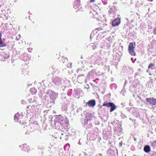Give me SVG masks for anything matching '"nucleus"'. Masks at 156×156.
I'll list each match as a JSON object with an SVG mask.
<instances>
[{
	"label": "nucleus",
	"mask_w": 156,
	"mask_h": 156,
	"mask_svg": "<svg viewBox=\"0 0 156 156\" xmlns=\"http://www.w3.org/2000/svg\"><path fill=\"white\" fill-rule=\"evenodd\" d=\"M147 102L152 105H156V100L153 98H147Z\"/></svg>",
	"instance_id": "obj_4"
},
{
	"label": "nucleus",
	"mask_w": 156,
	"mask_h": 156,
	"mask_svg": "<svg viewBox=\"0 0 156 156\" xmlns=\"http://www.w3.org/2000/svg\"><path fill=\"white\" fill-rule=\"evenodd\" d=\"M46 93L48 94L50 93L49 97L51 99H54L56 98V94L54 92L49 90H48Z\"/></svg>",
	"instance_id": "obj_2"
},
{
	"label": "nucleus",
	"mask_w": 156,
	"mask_h": 156,
	"mask_svg": "<svg viewBox=\"0 0 156 156\" xmlns=\"http://www.w3.org/2000/svg\"><path fill=\"white\" fill-rule=\"evenodd\" d=\"M135 44L134 42H131L129 44L128 51L130 55L132 56H135L136 53L134 51V49L135 47Z\"/></svg>",
	"instance_id": "obj_1"
},
{
	"label": "nucleus",
	"mask_w": 156,
	"mask_h": 156,
	"mask_svg": "<svg viewBox=\"0 0 156 156\" xmlns=\"http://www.w3.org/2000/svg\"><path fill=\"white\" fill-rule=\"evenodd\" d=\"M86 104H87L89 107H94L96 105V102L94 100H90L88 102H86Z\"/></svg>",
	"instance_id": "obj_3"
},
{
	"label": "nucleus",
	"mask_w": 156,
	"mask_h": 156,
	"mask_svg": "<svg viewBox=\"0 0 156 156\" xmlns=\"http://www.w3.org/2000/svg\"><path fill=\"white\" fill-rule=\"evenodd\" d=\"M120 23V20L119 18L115 19L113 20L112 22L113 26H116L118 25Z\"/></svg>",
	"instance_id": "obj_5"
},
{
	"label": "nucleus",
	"mask_w": 156,
	"mask_h": 156,
	"mask_svg": "<svg viewBox=\"0 0 156 156\" xmlns=\"http://www.w3.org/2000/svg\"><path fill=\"white\" fill-rule=\"evenodd\" d=\"M144 150L145 152H146V146L144 147Z\"/></svg>",
	"instance_id": "obj_19"
},
{
	"label": "nucleus",
	"mask_w": 156,
	"mask_h": 156,
	"mask_svg": "<svg viewBox=\"0 0 156 156\" xmlns=\"http://www.w3.org/2000/svg\"><path fill=\"white\" fill-rule=\"evenodd\" d=\"M59 123H60V124H61V122H59Z\"/></svg>",
	"instance_id": "obj_24"
},
{
	"label": "nucleus",
	"mask_w": 156,
	"mask_h": 156,
	"mask_svg": "<svg viewBox=\"0 0 156 156\" xmlns=\"http://www.w3.org/2000/svg\"><path fill=\"white\" fill-rule=\"evenodd\" d=\"M89 117L90 118H92L93 117V115L92 114H88L87 115L86 117Z\"/></svg>",
	"instance_id": "obj_14"
},
{
	"label": "nucleus",
	"mask_w": 156,
	"mask_h": 156,
	"mask_svg": "<svg viewBox=\"0 0 156 156\" xmlns=\"http://www.w3.org/2000/svg\"><path fill=\"white\" fill-rule=\"evenodd\" d=\"M112 102H108L107 101H105L104 102L102 106H105L107 107H109L110 106V105Z\"/></svg>",
	"instance_id": "obj_8"
},
{
	"label": "nucleus",
	"mask_w": 156,
	"mask_h": 156,
	"mask_svg": "<svg viewBox=\"0 0 156 156\" xmlns=\"http://www.w3.org/2000/svg\"><path fill=\"white\" fill-rule=\"evenodd\" d=\"M19 116V115L17 114H16L14 116V119L15 122H17L19 118L18 116Z\"/></svg>",
	"instance_id": "obj_11"
},
{
	"label": "nucleus",
	"mask_w": 156,
	"mask_h": 156,
	"mask_svg": "<svg viewBox=\"0 0 156 156\" xmlns=\"http://www.w3.org/2000/svg\"><path fill=\"white\" fill-rule=\"evenodd\" d=\"M152 144L156 146V140L153 142Z\"/></svg>",
	"instance_id": "obj_18"
},
{
	"label": "nucleus",
	"mask_w": 156,
	"mask_h": 156,
	"mask_svg": "<svg viewBox=\"0 0 156 156\" xmlns=\"http://www.w3.org/2000/svg\"><path fill=\"white\" fill-rule=\"evenodd\" d=\"M29 71L27 69H24L22 70V73L25 75L28 74Z\"/></svg>",
	"instance_id": "obj_9"
},
{
	"label": "nucleus",
	"mask_w": 156,
	"mask_h": 156,
	"mask_svg": "<svg viewBox=\"0 0 156 156\" xmlns=\"http://www.w3.org/2000/svg\"><path fill=\"white\" fill-rule=\"evenodd\" d=\"M95 1V0H90V2H94Z\"/></svg>",
	"instance_id": "obj_20"
},
{
	"label": "nucleus",
	"mask_w": 156,
	"mask_h": 156,
	"mask_svg": "<svg viewBox=\"0 0 156 156\" xmlns=\"http://www.w3.org/2000/svg\"><path fill=\"white\" fill-rule=\"evenodd\" d=\"M151 148L149 146L147 145V153H148L150 151Z\"/></svg>",
	"instance_id": "obj_12"
},
{
	"label": "nucleus",
	"mask_w": 156,
	"mask_h": 156,
	"mask_svg": "<svg viewBox=\"0 0 156 156\" xmlns=\"http://www.w3.org/2000/svg\"><path fill=\"white\" fill-rule=\"evenodd\" d=\"M64 122L66 123V122Z\"/></svg>",
	"instance_id": "obj_25"
},
{
	"label": "nucleus",
	"mask_w": 156,
	"mask_h": 156,
	"mask_svg": "<svg viewBox=\"0 0 156 156\" xmlns=\"http://www.w3.org/2000/svg\"><path fill=\"white\" fill-rule=\"evenodd\" d=\"M110 112H111L113 111L116 108V105L113 103H112L110 105Z\"/></svg>",
	"instance_id": "obj_7"
},
{
	"label": "nucleus",
	"mask_w": 156,
	"mask_h": 156,
	"mask_svg": "<svg viewBox=\"0 0 156 156\" xmlns=\"http://www.w3.org/2000/svg\"><path fill=\"white\" fill-rule=\"evenodd\" d=\"M30 91H34L35 92H36V90L34 88H31L30 90Z\"/></svg>",
	"instance_id": "obj_15"
},
{
	"label": "nucleus",
	"mask_w": 156,
	"mask_h": 156,
	"mask_svg": "<svg viewBox=\"0 0 156 156\" xmlns=\"http://www.w3.org/2000/svg\"><path fill=\"white\" fill-rule=\"evenodd\" d=\"M87 121H88V120H90V118H89V119H88L87 118Z\"/></svg>",
	"instance_id": "obj_22"
},
{
	"label": "nucleus",
	"mask_w": 156,
	"mask_h": 156,
	"mask_svg": "<svg viewBox=\"0 0 156 156\" xmlns=\"http://www.w3.org/2000/svg\"><path fill=\"white\" fill-rule=\"evenodd\" d=\"M75 2L77 3L78 4V5L80 3V1L79 0H77L75 1Z\"/></svg>",
	"instance_id": "obj_16"
},
{
	"label": "nucleus",
	"mask_w": 156,
	"mask_h": 156,
	"mask_svg": "<svg viewBox=\"0 0 156 156\" xmlns=\"http://www.w3.org/2000/svg\"><path fill=\"white\" fill-rule=\"evenodd\" d=\"M20 148L23 151L28 152L29 150V147L27 144H23L20 146Z\"/></svg>",
	"instance_id": "obj_6"
},
{
	"label": "nucleus",
	"mask_w": 156,
	"mask_h": 156,
	"mask_svg": "<svg viewBox=\"0 0 156 156\" xmlns=\"http://www.w3.org/2000/svg\"><path fill=\"white\" fill-rule=\"evenodd\" d=\"M154 34H156V27L154 29Z\"/></svg>",
	"instance_id": "obj_17"
},
{
	"label": "nucleus",
	"mask_w": 156,
	"mask_h": 156,
	"mask_svg": "<svg viewBox=\"0 0 156 156\" xmlns=\"http://www.w3.org/2000/svg\"><path fill=\"white\" fill-rule=\"evenodd\" d=\"M154 65L153 64L151 63L148 66V69H153Z\"/></svg>",
	"instance_id": "obj_13"
},
{
	"label": "nucleus",
	"mask_w": 156,
	"mask_h": 156,
	"mask_svg": "<svg viewBox=\"0 0 156 156\" xmlns=\"http://www.w3.org/2000/svg\"><path fill=\"white\" fill-rule=\"evenodd\" d=\"M6 45V44L3 43L2 40H0V48L5 47Z\"/></svg>",
	"instance_id": "obj_10"
},
{
	"label": "nucleus",
	"mask_w": 156,
	"mask_h": 156,
	"mask_svg": "<svg viewBox=\"0 0 156 156\" xmlns=\"http://www.w3.org/2000/svg\"><path fill=\"white\" fill-rule=\"evenodd\" d=\"M2 35V33L0 32V40H2V39H1Z\"/></svg>",
	"instance_id": "obj_21"
},
{
	"label": "nucleus",
	"mask_w": 156,
	"mask_h": 156,
	"mask_svg": "<svg viewBox=\"0 0 156 156\" xmlns=\"http://www.w3.org/2000/svg\"><path fill=\"white\" fill-rule=\"evenodd\" d=\"M62 126H63V124H62Z\"/></svg>",
	"instance_id": "obj_23"
}]
</instances>
